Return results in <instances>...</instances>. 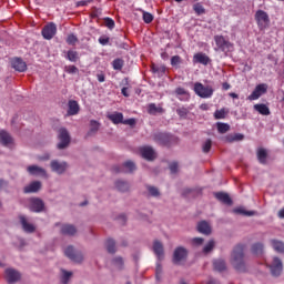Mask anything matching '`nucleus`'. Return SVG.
<instances>
[{
    "instance_id": "32",
    "label": "nucleus",
    "mask_w": 284,
    "mask_h": 284,
    "mask_svg": "<svg viewBox=\"0 0 284 284\" xmlns=\"http://www.w3.org/2000/svg\"><path fill=\"white\" fill-rule=\"evenodd\" d=\"M151 70L153 73L158 74L159 78L163 77L165 74L166 68L164 65H152Z\"/></svg>"
},
{
    "instance_id": "51",
    "label": "nucleus",
    "mask_w": 284,
    "mask_h": 284,
    "mask_svg": "<svg viewBox=\"0 0 284 284\" xmlns=\"http://www.w3.org/2000/svg\"><path fill=\"white\" fill-rule=\"evenodd\" d=\"M214 245H215V242H214L213 240H211V241L204 246L203 252H204V253L211 252V251L213 250Z\"/></svg>"
},
{
    "instance_id": "8",
    "label": "nucleus",
    "mask_w": 284,
    "mask_h": 284,
    "mask_svg": "<svg viewBox=\"0 0 284 284\" xmlns=\"http://www.w3.org/2000/svg\"><path fill=\"white\" fill-rule=\"evenodd\" d=\"M29 209L32 212L40 213L45 209V203H43V200H41L39 197H33L30 200Z\"/></svg>"
},
{
    "instance_id": "64",
    "label": "nucleus",
    "mask_w": 284,
    "mask_h": 284,
    "mask_svg": "<svg viewBox=\"0 0 284 284\" xmlns=\"http://www.w3.org/2000/svg\"><path fill=\"white\" fill-rule=\"evenodd\" d=\"M278 217L284 219V207L278 212Z\"/></svg>"
},
{
    "instance_id": "10",
    "label": "nucleus",
    "mask_w": 284,
    "mask_h": 284,
    "mask_svg": "<svg viewBox=\"0 0 284 284\" xmlns=\"http://www.w3.org/2000/svg\"><path fill=\"white\" fill-rule=\"evenodd\" d=\"M187 256V250L179 246L175 248L174 254H173V263L174 264H180L181 261H184Z\"/></svg>"
},
{
    "instance_id": "63",
    "label": "nucleus",
    "mask_w": 284,
    "mask_h": 284,
    "mask_svg": "<svg viewBox=\"0 0 284 284\" xmlns=\"http://www.w3.org/2000/svg\"><path fill=\"white\" fill-rule=\"evenodd\" d=\"M200 109H201L202 111H207V110L210 109V106H209V104L203 103V104L200 105Z\"/></svg>"
},
{
    "instance_id": "18",
    "label": "nucleus",
    "mask_w": 284,
    "mask_h": 284,
    "mask_svg": "<svg viewBox=\"0 0 284 284\" xmlns=\"http://www.w3.org/2000/svg\"><path fill=\"white\" fill-rule=\"evenodd\" d=\"M27 171L29 172L30 175H40L48 178V172H45V169L40 168L38 165H30L27 168Z\"/></svg>"
},
{
    "instance_id": "35",
    "label": "nucleus",
    "mask_w": 284,
    "mask_h": 284,
    "mask_svg": "<svg viewBox=\"0 0 284 284\" xmlns=\"http://www.w3.org/2000/svg\"><path fill=\"white\" fill-rule=\"evenodd\" d=\"M229 112H230V111H229L227 109H225V108H223V109H221V110H216L215 113H214V118H215L216 120L225 119L226 115L229 114Z\"/></svg>"
},
{
    "instance_id": "14",
    "label": "nucleus",
    "mask_w": 284,
    "mask_h": 284,
    "mask_svg": "<svg viewBox=\"0 0 284 284\" xmlns=\"http://www.w3.org/2000/svg\"><path fill=\"white\" fill-rule=\"evenodd\" d=\"M271 273L274 276H281L283 272V263L278 257H274L273 264L270 265Z\"/></svg>"
},
{
    "instance_id": "59",
    "label": "nucleus",
    "mask_w": 284,
    "mask_h": 284,
    "mask_svg": "<svg viewBox=\"0 0 284 284\" xmlns=\"http://www.w3.org/2000/svg\"><path fill=\"white\" fill-rule=\"evenodd\" d=\"M65 71L70 74H74L78 72V69L74 65H69L65 68Z\"/></svg>"
},
{
    "instance_id": "31",
    "label": "nucleus",
    "mask_w": 284,
    "mask_h": 284,
    "mask_svg": "<svg viewBox=\"0 0 284 284\" xmlns=\"http://www.w3.org/2000/svg\"><path fill=\"white\" fill-rule=\"evenodd\" d=\"M213 265L216 272H224L226 270V264H225V261L223 260H215L213 262Z\"/></svg>"
},
{
    "instance_id": "47",
    "label": "nucleus",
    "mask_w": 284,
    "mask_h": 284,
    "mask_svg": "<svg viewBox=\"0 0 284 284\" xmlns=\"http://www.w3.org/2000/svg\"><path fill=\"white\" fill-rule=\"evenodd\" d=\"M162 266L160 263L156 264V268H155V278L156 281H161V276H162Z\"/></svg>"
},
{
    "instance_id": "38",
    "label": "nucleus",
    "mask_w": 284,
    "mask_h": 284,
    "mask_svg": "<svg viewBox=\"0 0 284 284\" xmlns=\"http://www.w3.org/2000/svg\"><path fill=\"white\" fill-rule=\"evenodd\" d=\"M148 112L155 115L156 113H162L163 109L161 106H156L154 103H151L148 108Z\"/></svg>"
},
{
    "instance_id": "9",
    "label": "nucleus",
    "mask_w": 284,
    "mask_h": 284,
    "mask_svg": "<svg viewBox=\"0 0 284 284\" xmlns=\"http://www.w3.org/2000/svg\"><path fill=\"white\" fill-rule=\"evenodd\" d=\"M4 274L9 284L17 283L21 280V273L14 268H7Z\"/></svg>"
},
{
    "instance_id": "23",
    "label": "nucleus",
    "mask_w": 284,
    "mask_h": 284,
    "mask_svg": "<svg viewBox=\"0 0 284 284\" xmlns=\"http://www.w3.org/2000/svg\"><path fill=\"white\" fill-rule=\"evenodd\" d=\"M193 62L207 65L210 63V58L206 54L200 52L193 57Z\"/></svg>"
},
{
    "instance_id": "48",
    "label": "nucleus",
    "mask_w": 284,
    "mask_h": 284,
    "mask_svg": "<svg viewBox=\"0 0 284 284\" xmlns=\"http://www.w3.org/2000/svg\"><path fill=\"white\" fill-rule=\"evenodd\" d=\"M78 42V38L74 34H69L67 38V43L69 45H74Z\"/></svg>"
},
{
    "instance_id": "57",
    "label": "nucleus",
    "mask_w": 284,
    "mask_h": 284,
    "mask_svg": "<svg viewBox=\"0 0 284 284\" xmlns=\"http://www.w3.org/2000/svg\"><path fill=\"white\" fill-rule=\"evenodd\" d=\"M203 242H204V240H203L202 237H194V239L192 240V244H193L194 246H200V245L203 244Z\"/></svg>"
},
{
    "instance_id": "4",
    "label": "nucleus",
    "mask_w": 284,
    "mask_h": 284,
    "mask_svg": "<svg viewBox=\"0 0 284 284\" xmlns=\"http://www.w3.org/2000/svg\"><path fill=\"white\" fill-rule=\"evenodd\" d=\"M58 139L60 140V143L58 144L59 150H63L70 144L69 132L63 128L59 130Z\"/></svg>"
},
{
    "instance_id": "36",
    "label": "nucleus",
    "mask_w": 284,
    "mask_h": 284,
    "mask_svg": "<svg viewBox=\"0 0 284 284\" xmlns=\"http://www.w3.org/2000/svg\"><path fill=\"white\" fill-rule=\"evenodd\" d=\"M115 187L120 191V192H126L129 191L130 186L126 182L118 180L115 182Z\"/></svg>"
},
{
    "instance_id": "15",
    "label": "nucleus",
    "mask_w": 284,
    "mask_h": 284,
    "mask_svg": "<svg viewBox=\"0 0 284 284\" xmlns=\"http://www.w3.org/2000/svg\"><path fill=\"white\" fill-rule=\"evenodd\" d=\"M65 256H68L73 262L80 263L83 260V256L81 253H75L74 248L72 246H68L64 251Z\"/></svg>"
},
{
    "instance_id": "61",
    "label": "nucleus",
    "mask_w": 284,
    "mask_h": 284,
    "mask_svg": "<svg viewBox=\"0 0 284 284\" xmlns=\"http://www.w3.org/2000/svg\"><path fill=\"white\" fill-rule=\"evenodd\" d=\"M178 168H179V164L176 162H173L170 164V170H171V173H176L178 172Z\"/></svg>"
},
{
    "instance_id": "49",
    "label": "nucleus",
    "mask_w": 284,
    "mask_h": 284,
    "mask_svg": "<svg viewBox=\"0 0 284 284\" xmlns=\"http://www.w3.org/2000/svg\"><path fill=\"white\" fill-rule=\"evenodd\" d=\"M181 63H182L181 57H179V55L172 57V59H171V65L172 67H178Z\"/></svg>"
},
{
    "instance_id": "53",
    "label": "nucleus",
    "mask_w": 284,
    "mask_h": 284,
    "mask_svg": "<svg viewBox=\"0 0 284 284\" xmlns=\"http://www.w3.org/2000/svg\"><path fill=\"white\" fill-rule=\"evenodd\" d=\"M211 148H212V141L209 139V140H206V142L203 144V152H204V153H209L210 150H211Z\"/></svg>"
},
{
    "instance_id": "22",
    "label": "nucleus",
    "mask_w": 284,
    "mask_h": 284,
    "mask_svg": "<svg viewBox=\"0 0 284 284\" xmlns=\"http://www.w3.org/2000/svg\"><path fill=\"white\" fill-rule=\"evenodd\" d=\"M153 251L158 258L161 261L164 257V247L163 244L160 241H154L153 243Z\"/></svg>"
},
{
    "instance_id": "30",
    "label": "nucleus",
    "mask_w": 284,
    "mask_h": 284,
    "mask_svg": "<svg viewBox=\"0 0 284 284\" xmlns=\"http://www.w3.org/2000/svg\"><path fill=\"white\" fill-rule=\"evenodd\" d=\"M254 109L262 115H270L271 111L267 105L265 104H255Z\"/></svg>"
},
{
    "instance_id": "3",
    "label": "nucleus",
    "mask_w": 284,
    "mask_h": 284,
    "mask_svg": "<svg viewBox=\"0 0 284 284\" xmlns=\"http://www.w3.org/2000/svg\"><path fill=\"white\" fill-rule=\"evenodd\" d=\"M196 95L202 99H210L214 93V89L211 85H203L200 82H196L193 88Z\"/></svg>"
},
{
    "instance_id": "29",
    "label": "nucleus",
    "mask_w": 284,
    "mask_h": 284,
    "mask_svg": "<svg viewBox=\"0 0 284 284\" xmlns=\"http://www.w3.org/2000/svg\"><path fill=\"white\" fill-rule=\"evenodd\" d=\"M197 231L200 233H203L205 235H209L211 233V227L210 225L207 224V222L205 221H202L197 224Z\"/></svg>"
},
{
    "instance_id": "37",
    "label": "nucleus",
    "mask_w": 284,
    "mask_h": 284,
    "mask_svg": "<svg viewBox=\"0 0 284 284\" xmlns=\"http://www.w3.org/2000/svg\"><path fill=\"white\" fill-rule=\"evenodd\" d=\"M100 128V123L95 120L90 121V131L88 132V136H90L93 133H97Z\"/></svg>"
},
{
    "instance_id": "55",
    "label": "nucleus",
    "mask_w": 284,
    "mask_h": 284,
    "mask_svg": "<svg viewBox=\"0 0 284 284\" xmlns=\"http://www.w3.org/2000/svg\"><path fill=\"white\" fill-rule=\"evenodd\" d=\"M176 113L181 116V118H186L189 110L185 108H180L176 110Z\"/></svg>"
},
{
    "instance_id": "56",
    "label": "nucleus",
    "mask_w": 284,
    "mask_h": 284,
    "mask_svg": "<svg viewBox=\"0 0 284 284\" xmlns=\"http://www.w3.org/2000/svg\"><path fill=\"white\" fill-rule=\"evenodd\" d=\"M70 276H72V273L71 272H68V271H63V275H62V283L67 284Z\"/></svg>"
},
{
    "instance_id": "39",
    "label": "nucleus",
    "mask_w": 284,
    "mask_h": 284,
    "mask_svg": "<svg viewBox=\"0 0 284 284\" xmlns=\"http://www.w3.org/2000/svg\"><path fill=\"white\" fill-rule=\"evenodd\" d=\"M244 139V135L241 133H236V134H231L226 136V141L232 143V142H236V141H242Z\"/></svg>"
},
{
    "instance_id": "60",
    "label": "nucleus",
    "mask_w": 284,
    "mask_h": 284,
    "mask_svg": "<svg viewBox=\"0 0 284 284\" xmlns=\"http://www.w3.org/2000/svg\"><path fill=\"white\" fill-rule=\"evenodd\" d=\"M110 42V39L108 37H101L99 38V43L101 45H106Z\"/></svg>"
},
{
    "instance_id": "16",
    "label": "nucleus",
    "mask_w": 284,
    "mask_h": 284,
    "mask_svg": "<svg viewBox=\"0 0 284 284\" xmlns=\"http://www.w3.org/2000/svg\"><path fill=\"white\" fill-rule=\"evenodd\" d=\"M140 153H141L142 158L148 161H153L156 158V154L151 146H142L140 149Z\"/></svg>"
},
{
    "instance_id": "62",
    "label": "nucleus",
    "mask_w": 284,
    "mask_h": 284,
    "mask_svg": "<svg viewBox=\"0 0 284 284\" xmlns=\"http://www.w3.org/2000/svg\"><path fill=\"white\" fill-rule=\"evenodd\" d=\"M175 93H176L178 95H185L187 92H186V90L183 89V88H178V89L175 90Z\"/></svg>"
},
{
    "instance_id": "12",
    "label": "nucleus",
    "mask_w": 284,
    "mask_h": 284,
    "mask_svg": "<svg viewBox=\"0 0 284 284\" xmlns=\"http://www.w3.org/2000/svg\"><path fill=\"white\" fill-rule=\"evenodd\" d=\"M12 69H14L18 72H26L28 70V64L23 61V59L20 58H13L10 61Z\"/></svg>"
},
{
    "instance_id": "2",
    "label": "nucleus",
    "mask_w": 284,
    "mask_h": 284,
    "mask_svg": "<svg viewBox=\"0 0 284 284\" xmlns=\"http://www.w3.org/2000/svg\"><path fill=\"white\" fill-rule=\"evenodd\" d=\"M255 21L261 31H264L270 28L271 19L267 12L263 10H257L255 13Z\"/></svg>"
},
{
    "instance_id": "28",
    "label": "nucleus",
    "mask_w": 284,
    "mask_h": 284,
    "mask_svg": "<svg viewBox=\"0 0 284 284\" xmlns=\"http://www.w3.org/2000/svg\"><path fill=\"white\" fill-rule=\"evenodd\" d=\"M61 233L64 235H74L77 233V229L71 224H64L61 227Z\"/></svg>"
},
{
    "instance_id": "27",
    "label": "nucleus",
    "mask_w": 284,
    "mask_h": 284,
    "mask_svg": "<svg viewBox=\"0 0 284 284\" xmlns=\"http://www.w3.org/2000/svg\"><path fill=\"white\" fill-rule=\"evenodd\" d=\"M108 119L114 124H120L123 122V114L120 112H114L108 115Z\"/></svg>"
},
{
    "instance_id": "20",
    "label": "nucleus",
    "mask_w": 284,
    "mask_h": 284,
    "mask_svg": "<svg viewBox=\"0 0 284 284\" xmlns=\"http://www.w3.org/2000/svg\"><path fill=\"white\" fill-rule=\"evenodd\" d=\"M41 190V182L40 181H33L29 185L24 186L23 192L26 194L28 193H37Z\"/></svg>"
},
{
    "instance_id": "7",
    "label": "nucleus",
    "mask_w": 284,
    "mask_h": 284,
    "mask_svg": "<svg viewBox=\"0 0 284 284\" xmlns=\"http://www.w3.org/2000/svg\"><path fill=\"white\" fill-rule=\"evenodd\" d=\"M54 36H57V24L51 22L42 29V37L45 40H52Z\"/></svg>"
},
{
    "instance_id": "24",
    "label": "nucleus",
    "mask_w": 284,
    "mask_h": 284,
    "mask_svg": "<svg viewBox=\"0 0 284 284\" xmlns=\"http://www.w3.org/2000/svg\"><path fill=\"white\" fill-rule=\"evenodd\" d=\"M215 197L223 202L224 204L231 205L232 204V199L230 197V195L227 193H223V192H217L215 193Z\"/></svg>"
},
{
    "instance_id": "50",
    "label": "nucleus",
    "mask_w": 284,
    "mask_h": 284,
    "mask_svg": "<svg viewBox=\"0 0 284 284\" xmlns=\"http://www.w3.org/2000/svg\"><path fill=\"white\" fill-rule=\"evenodd\" d=\"M104 24L110 30L114 29V27H115L114 21L112 19H110V18H105L104 19Z\"/></svg>"
},
{
    "instance_id": "58",
    "label": "nucleus",
    "mask_w": 284,
    "mask_h": 284,
    "mask_svg": "<svg viewBox=\"0 0 284 284\" xmlns=\"http://www.w3.org/2000/svg\"><path fill=\"white\" fill-rule=\"evenodd\" d=\"M136 123L135 119L123 120L122 124L134 126Z\"/></svg>"
},
{
    "instance_id": "13",
    "label": "nucleus",
    "mask_w": 284,
    "mask_h": 284,
    "mask_svg": "<svg viewBox=\"0 0 284 284\" xmlns=\"http://www.w3.org/2000/svg\"><path fill=\"white\" fill-rule=\"evenodd\" d=\"M136 166L135 164L132 162V161H126L124 164H123V168H120V166H114L112 170L113 172L115 173H132L133 171H135Z\"/></svg>"
},
{
    "instance_id": "17",
    "label": "nucleus",
    "mask_w": 284,
    "mask_h": 284,
    "mask_svg": "<svg viewBox=\"0 0 284 284\" xmlns=\"http://www.w3.org/2000/svg\"><path fill=\"white\" fill-rule=\"evenodd\" d=\"M51 170L58 174H62L68 169V164L65 162H59L57 160L51 161Z\"/></svg>"
},
{
    "instance_id": "46",
    "label": "nucleus",
    "mask_w": 284,
    "mask_h": 284,
    "mask_svg": "<svg viewBox=\"0 0 284 284\" xmlns=\"http://www.w3.org/2000/svg\"><path fill=\"white\" fill-rule=\"evenodd\" d=\"M217 130L220 133L224 134L230 130V125L226 123H217Z\"/></svg>"
},
{
    "instance_id": "33",
    "label": "nucleus",
    "mask_w": 284,
    "mask_h": 284,
    "mask_svg": "<svg viewBox=\"0 0 284 284\" xmlns=\"http://www.w3.org/2000/svg\"><path fill=\"white\" fill-rule=\"evenodd\" d=\"M65 59L69 60L70 62H77L80 59V57H79V53L77 51L69 50L67 52Z\"/></svg>"
},
{
    "instance_id": "45",
    "label": "nucleus",
    "mask_w": 284,
    "mask_h": 284,
    "mask_svg": "<svg viewBox=\"0 0 284 284\" xmlns=\"http://www.w3.org/2000/svg\"><path fill=\"white\" fill-rule=\"evenodd\" d=\"M112 65H113V69L114 70H121L124 65V61L121 60V59H115L113 62H112Z\"/></svg>"
},
{
    "instance_id": "40",
    "label": "nucleus",
    "mask_w": 284,
    "mask_h": 284,
    "mask_svg": "<svg viewBox=\"0 0 284 284\" xmlns=\"http://www.w3.org/2000/svg\"><path fill=\"white\" fill-rule=\"evenodd\" d=\"M105 246L109 253H115V242L112 239H108L105 242Z\"/></svg>"
},
{
    "instance_id": "44",
    "label": "nucleus",
    "mask_w": 284,
    "mask_h": 284,
    "mask_svg": "<svg viewBox=\"0 0 284 284\" xmlns=\"http://www.w3.org/2000/svg\"><path fill=\"white\" fill-rule=\"evenodd\" d=\"M234 213L242 214V215H247V216H252L254 214L253 211H245L243 207L234 209Z\"/></svg>"
},
{
    "instance_id": "5",
    "label": "nucleus",
    "mask_w": 284,
    "mask_h": 284,
    "mask_svg": "<svg viewBox=\"0 0 284 284\" xmlns=\"http://www.w3.org/2000/svg\"><path fill=\"white\" fill-rule=\"evenodd\" d=\"M214 41L219 50H221L222 52H227L230 51V48H232V43L225 40L223 36H215Z\"/></svg>"
},
{
    "instance_id": "34",
    "label": "nucleus",
    "mask_w": 284,
    "mask_h": 284,
    "mask_svg": "<svg viewBox=\"0 0 284 284\" xmlns=\"http://www.w3.org/2000/svg\"><path fill=\"white\" fill-rule=\"evenodd\" d=\"M273 248L278 253H284V243L282 241L272 240Z\"/></svg>"
},
{
    "instance_id": "6",
    "label": "nucleus",
    "mask_w": 284,
    "mask_h": 284,
    "mask_svg": "<svg viewBox=\"0 0 284 284\" xmlns=\"http://www.w3.org/2000/svg\"><path fill=\"white\" fill-rule=\"evenodd\" d=\"M267 84L265 83H262V84H258L255 90L252 92L251 95H248V100L250 101H255V100H258L263 94H265L267 92Z\"/></svg>"
},
{
    "instance_id": "52",
    "label": "nucleus",
    "mask_w": 284,
    "mask_h": 284,
    "mask_svg": "<svg viewBox=\"0 0 284 284\" xmlns=\"http://www.w3.org/2000/svg\"><path fill=\"white\" fill-rule=\"evenodd\" d=\"M153 16L149 12H143V21L150 24L153 21Z\"/></svg>"
},
{
    "instance_id": "54",
    "label": "nucleus",
    "mask_w": 284,
    "mask_h": 284,
    "mask_svg": "<svg viewBox=\"0 0 284 284\" xmlns=\"http://www.w3.org/2000/svg\"><path fill=\"white\" fill-rule=\"evenodd\" d=\"M113 264L122 270L123 266V258L122 257H115L113 260Z\"/></svg>"
},
{
    "instance_id": "21",
    "label": "nucleus",
    "mask_w": 284,
    "mask_h": 284,
    "mask_svg": "<svg viewBox=\"0 0 284 284\" xmlns=\"http://www.w3.org/2000/svg\"><path fill=\"white\" fill-rule=\"evenodd\" d=\"M19 219L24 232L33 233L37 230L32 223H28V219H26V216L21 215Z\"/></svg>"
},
{
    "instance_id": "43",
    "label": "nucleus",
    "mask_w": 284,
    "mask_h": 284,
    "mask_svg": "<svg viewBox=\"0 0 284 284\" xmlns=\"http://www.w3.org/2000/svg\"><path fill=\"white\" fill-rule=\"evenodd\" d=\"M193 10H194V12H195L197 16H202V14L205 13V9H204V7H203L201 3H195V4L193 6Z\"/></svg>"
},
{
    "instance_id": "26",
    "label": "nucleus",
    "mask_w": 284,
    "mask_h": 284,
    "mask_svg": "<svg viewBox=\"0 0 284 284\" xmlns=\"http://www.w3.org/2000/svg\"><path fill=\"white\" fill-rule=\"evenodd\" d=\"M68 105H69V110H68L69 115L78 114L80 108L77 101L70 100Z\"/></svg>"
},
{
    "instance_id": "1",
    "label": "nucleus",
    "mask_w": 284,
    "mask_h": 284,
    "mask_svg": "<svg viewBox=\"0 0 284 284\" xmlns=\"http://www.w3.org/2000/svg\"><path fill=\"white\" fill-rule=\"evenodd\" d=\"M232 264L234 265L235 270H237L239 272H243L245 270L243 245L235 246L232 254Z\"/></svg>"
},
{
    "instance_id": "42",
    "label": "nucleus",
    "mask_w": 284,
    "mask_h": 284,
    "mask_svg": "<svg viewBox=\"0 0 284 284\" xmlns=\"http://www.w3.org/2000/svg\"><path fill=\"white\" fill-rule=\"evenodd\" d=\"M146 190L149 191V194L153 197H159L161 195L160 191L158 187L152 186V185H146Z\"/></svg>"
},
{
    "instance_id": "19",
    "label": "nucleus",
    "mask_w": 284,
    "mask_h": 284,
    "mask_svg": "<svg viewBox=\"0 0 284 284\" xmlns=\"http://www.w3.org/2000/svg\"><path fill=\"white\" fill-rule=\"evenodd\" d=\"M171 139H172L171 135L166 133H158L154 135V141L165 146L170 145Z\"/></svg>"
},
{
    "instance_id": "11",
    "label": "nucleus",
    "mask_w": 284,
    "mask_h": 284,
    "mask_svg": "<svg viewBox=\"0 0 284 284\" xmlns=\"http://www.w3.org/2000/svg\"><path fill=\"white\" fill-rule=\"evenodd\" d=\"M0 143L6 148H12L14 145V139L4 130L0 131Z\"/></svg>"
},
{
    "instance_id": "25",
    "label": "nucleus",
    "mask_w": 284,
    "mask_h": 284,
    "mask_svg": "<svg viewBox=\"0 0 284 284\" xmlns=\"http://www.w3.org/2000/svg\"><path fill=\"white\" fill-rule=\"evenodd\" d=\"M267 156H268V154H267V151L265 149L260 148L257 150V160L261 164L265 165L267 163Z\"/></svg>"
},
{
    "instance_id": "41",
    "label": "nucleus",
    "mask_w": 284,
    "mask_h": 284,
    "mask_svg": "<svg viewBox=\"0 0 284 284\" xmlns=\"http://www.w3.org/2000/svg\"><path fill=\"white\" fill-rule=\"evenodd\" d=\"M263 250H264V245L262 243H255L252 246V252L255 255H261L263 253Z\"/></svg>"
}]
</instances>
